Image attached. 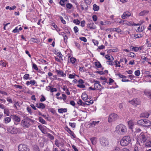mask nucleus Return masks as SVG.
Returning <instances> with one entry per match:
<instances>
[{
	"instance_id": "nucleus-1",
	"label": "nucleus",
	"mask_w": 151,
	"mask_h": 151,
	"mask_svg": "<svg viewBox=\"0 0 151 151\" xmlns=\"http://www.w3.org/2000/svg\"><path fill=\"white\" fill-rule=\"evenodd\" d=\"M115 132L118 134L124 135L127 132V127L125 125L122 124L118 125L116 128Z\"/></svg>"
},
{
	"instance_id": "nucleus-2",
	"label": "nucleus",
	"mask_w": 151,
	"mask_h": 151,
	"mask_svg": "<svg viewBox=\"0 0 151 151\" xmlns=\"http://www.w3.org/2000/svg\"><path fill=\"white\" fill-rule=\"evenodd\" d=\"M139 139L141 141V142L139 141H137V145H139V146H141L144 145V143L146 142L147 140V137L144 133H141L139 135Z\"/></svg>"
},
{
	"instance_id": "nucleus-3",
	"label": "nucleus",
	"mask_w": 151,
	"mask_h": 151,
	"mask_svg": "<svg viewBox=\"0 0 151 151\" xmlns=\"http://www.w3.org/2000/svg\"><path fill=\"white\" fill-rule=\"evenodd\" d=\"M130 141V138L129 136H125L121 140L120 143L122 146H125L129 144Z\"/></svg>"
},
{
	"instance_id": "nucleus-4",
	"label": "nucleus",
	"mask_w": 151,
	"mask_h": 151,
	"mask_svg": "<svg viewBox=\"0 0 151 151\" xmlns=\"http://www.w3.org/2000/svg\"><path fill=\"white\" fill-rule=\"evenodd\" d=\"M31 121L32 120L31 119L27 117L24 119L22 120V125L23 127L28 128L30 126L29 122Z\"/></svg>"
},
{
	"instance_id": "nucleus-5",
	"label": "nucleus",
	"mask_w": 151,
	"mask_h": 151,
	"mask_svg": "<svg viewBox=\"0 0 151 151\" xmlns=\"http://www.w3.org/2000/svg\"><path fill=\"white\" fill-rule=\"evenodd\" d=\"M100 142L102 147H107L109 145V142L108 139L104 137H102L100 139Z\"/></svg>"
},
{
	"instance_id": "nucleus-6",
	"label": "nucleus",
	"mask_w": 151,
	"mask_h": 151,
	"mask_svg": "<svg viewBox=\"0 0 151 151\" xmlns=\"http://www.w3.org/2000/svg\"><path fill=\"white\" fill-rule=\"evenodd\" d=\"M11 117L13 120L14 124L16 125H18L20 121V118L16 115L11 114Z\"/></svg>"
},
{
	"instance_id": "nucleus-7",
	"label": "nucleus",
	"mask_w": 151,
	"mask_h": 151,
	"mask_svg": "<svg viewBox=\"0 0 151 151\" xmlns=\"http://www.w3.org/2000/svg\"><path fill=\"white\" fill-rule=\"evenodd\" d=\"M118 118L116 114L114 113H111L109 116L108 118V122H111L116 120Z\"/></svg>"
},
{
	"instance_id": "nucleus-8",
	"label": "nucleus",
	"mask_w": 151,
	"mask_h": 151,
	"mask_svg": "<svg viewBox=\"0 0 151 151\" xmlns=\"http://www.w3.org/2000/svg\"><path fill=\"white\" fill-rule=\"evenodd\" d=\"M18 149L19 151H29V149L24 144H20L18 146Z\"/></svg>"
},
{
	"instance_id": "nucleus-9",
	"label": "nucleus",
	"mask_w": 151,
	"mask_h": 151,
	"mask_svg": "<svg viewBox=\"0 0 151 151\" xmlns=\"http://www.w3.org/2000/svg\"><path fill=\"white\" fill-rule=\"evenodd\" d=\"M129 102L131 104L135 106H136L137 105H139L140 104V101L138 99H134L131 101H129Z\"/></svg>"
},
{
	"instance_id": "nucleus-10",
	"label": "nucleus",
	"mask_w": 151,
	"mask_h": 151,
	"mask_svg": "<svg viewBox=\"0 0 151 151\" xmlns=\"http://www.w3.org/2000/svg\"><path fill=\"white\" fill-rule=\"evenodd\" d=\"M131 16V13L128 11L124 12L122 16V18L123 19H125Z\"/></svg>"
},
{
	"instance_id": "nucleus-11",
	"label": "nucleus",
	"mask_w": 151,
	"mask_h": 151,
	"mask_svg": "<svg viewBox=\"0 0 151 151\" xmlns=\"http://www.w3.org/2000/svg\"><path fill=\"white\" fill-rule=\"evenodd\" d=\"M36 105L37 108L42 109H44L45 107V104L41 103H37L36 104Z\"/></svg>"
},
{
	"instance_id": "nucleus-12",
	"label": "nucleus",
	"mask_w": 151,
	"mask_h": 151,
	"mask_svg": "<svg viewBox=\"0 0 151 151\" xmlns=\"http://www.w3.org/2000/svg\"><path fill=\"white\" fill-rule=\"evenodd\" d=\"M87 27L88 28H90L91 29H94L96 27V26L94 25L93 23L88 24Z\"/></svg>"
},
{
	"instance_id": "nucleus-13",
	"label": "nucleus",
	"mask_w": 151,
	"mask_h": 151,
	"mask_svg": "<svg viewBox=\"0 0 151 151\" xmlns=\"http://www.w3.org/2000/svg\"><path fill=\"white\" fill-rule=\"evenodd\" d=\"M128 125L129 129H132L134 126V123L132 121H129L128 122Z\"/></svg>"
},
{
	"instance_id": "nucleus-14",
	"label": "nucleus",
	"mask_w": 151,
	"mask_h": 151,
	"mask_svg": "<svg viewBox=\"0 0 151 151\" xmlns=\"http://www.w3.org/2000/svg\"><path fill=\"white\" fill-rule=\"evenodd\" d=\"M94 82V87H95V88L96 90H100V88L99 87L98 84H99V81H95L94 80L93 81Z\"/></svg>"
},
{
	"instance_id": "nucleus-15",
	"label": "nucleus",
	"mask_w": 151,
	"mask_h": 151,
	"mask_svg": "<svg viewBox=\"0 0 151 151\" xmlns=\"http://www.w3.org/2000/svg\"><path fill=\"white\" fill-rule=\"evenodd\" d=\"M148 13L149 11L147 10H143L139 13V16H141L145 15L147 14Z\"/></svg>"
},
{
	"instance_id": "nucleus-16",
	"label": "nucleus",
	"mask_w": 151,
	"mask_h": 151,
	"mask_svg": "<svg viewBox=\"0 0 151 151\" xmlns=\"http://www.w3.org/2000/svg\"><path fill=\"white\" fill-rule=\"evenodd\" d=\"M65 129L72 136L74 137H75V135L73 132L72 131L68 128L66 127H65Z\"/></svg>"
},
{
	"instance_id": "nucleus-17",
	"label": "nucleus",
	"mask_w": 151,
	"mask_h": 151,
	"mask_svg": "<svg viewBox=\"0 0 151 151\" xmlns=\"http://www.w3.org/2000/svg\"><path fill=\"white\" fill-rule=\"evenodd\" d=\"M56 72H57L58 74L60 75L62 77H65L66 76V74H64L63 72L60 70H56Z\"/></svg>"
},
{
	"instance_id": "nucleus-18",
	"label": "nucleus",
	"mask_w": 151,
	"mask_h": 151,
	"mask_svg": "<svg viewBox=\"0 0 151 151\" xmlns=\"http://www.w3.org/2000/svg\"><path fill=\"white\" fill-rule=\"evenodd\" d=\"M150 114L147 112H145L141 113L140 115L141 117H146L148 118Z\"/></svg>"
},
{
	"instance_id": "nucleus-19",
	"label": "nucleus",
	"mask_w": 151,
	"mask_h": 151,
	"mask_svg": "<svg viewBox=\"0 0 151 151\" xmlns=\"http://www.w3.org/2000/svg\"><path fill=\"white\" fill-rule=\"evenodd\" d=\"M99 122V121H98L97 122L93 121L92 123H91L90 124V127H92L95 125H98Z\"/></svg>"
},
{
	"instance_id": "nucleus-20",
	"label": "nucleus",
	"mask_w": 151,
	"mask_h": 151,
	"mask_svg": "<svg viewBox=\"0 0 151 151\" xmlns=\"http://www.w3.org/2000/svg\"><path fill=\"white\" fill-rule=\"evenodd\" d=\"M144 125L146 127L149 126L151 125V122L148 120H144Z\"/></svg>"
},
{
	"instance_id": "nucleus-21",
	"label": "nucleus",
	"mask_w": 151,
	"mask_h": 151,
	"mask_svg": "<svg viewBox=\"0 0 151 151\" xmlns=\"http://www.w3.org/2000/svg\"><path fill=\"white\" fill-rule=\"evenodd\" d=\"M36 83V82L34 80H32L30 81H27L26 82V84L28 86L30 84H32V85H34Z\"/></svg>"
},
{
	"instance_id": "nucleus-22",
	"label": "nucleus",
	"mask_w": 151,
	"mask_h": 151,
	"mask_svg": "<svg viewBox=\"0 0 151 151\" xmlns=\"http://www.w3.org/2000/svg\"><path fill=\"white\" fill-rule=\"evenodd\" d=\"M58 112L60 113H62L63 112H66L67 111V109L66 108H61L59 109L58 110Z\"/></svg>"
},
{
	"instance_id": "nucleus-23",
	"label": "nucleus",
	"mask_w": 151,
	"mask_h": 151,
	"mask_svg": "<svg viewBox=\"0 0 151 151\" xmlns=\"http://www.w3.org/2000/svg\"><path fill=\"white\" fill-rule=\"evenodd\" d=\"M105 58L111 61H112L114 58L112 56L110 55H106L105 56Z\"/></svg>"
},
{
	"instance_id": "nucleus-24",
	"label": "nucleus",
	"mask_w": 151,
	"mask_h": 151,
	"mask_svg": "<svg viewBox=\"0 0 151 151\" xmlns=\"http://www.w3.org/2000/svg\"><path fill=\"white\" fill-rule=\"evenodd\" d=\"M114 31L116 32L117 33H119L120 34H122L123 33V31L122 30L118 27L115 28Z\"/></svg>"
},
{
	"instance_id": "nucleus-25",
	"label": "nucleus",
	"mask_w": 151,
	"mask_h": 151,
	"mask_svg": "<svg viewBox=\"0 0 151 151\" xmlns=\"http://www.w3.org/2000/svg\"><path fill=\"white\" fill-rule=\"evenodd\" d=\"M144 29V26H142L138 27L137 31V32H142Z\"/></svg>"
},
{
	"instance_id": "nucleus-26",
	"label": "nucleus",
	"mask_w": 151,
	"mask_h": 151,
	"mask_svg": "<svg viewBox=\"0 0 151 151\" xmlns=\"http://www.w3.org/2000/svg\"><path fill=\"white\" fill-rule=\"evenodd\" d=\"M11 119L10 117H7L4 119V120L5 123L7 124L10 122L11 121Z\"/></svg>"
},
{
	"instance_id": "nucleus-27",
	"label": "nucleus",
	"mask_w": 151,
	"mask_h": 151,
	"mask_svg": "<svg viewBox=\"0 0 151 151\" xmlns=\"http://www.w3.org/2000/svg\"><path fill=\"white\" fill-rule=\"evenodd\" d=\"M146 146L148 147H151V141L147 140L145 143Z\"/></svg>"
},
{
	"instance_id": "nucleus-28",
	"label": "nucleus",
	"mask_w": 151,
	"mask_h": 151,
	"mask_svg": "<svg viewBox=\"0 0 151 151\" xmlns=\"http://www.w3.org/2000/svg\"><path fill=\"white\" fill-rule=\"evenodd\" d=\"M133 35V37L135 38H140L142 37V35L140 34L134 35Z\"/></svg>"
},
{
	"instance_id": "nucleus-29",
	"label": "nucleus",
	"mask_w": 151,
	"mask_h": 151,
	"mask_svg": "<svg viewBox=\"0 0 151 151\" xmlns=\"http://www.w3.org/2000/svg\"><path fill=\"white\" fill-rule=\"evenodd\" d=\"M81 97L83 100H86L87 99V95L86 93H83L82 94Z\"/></svg>"
},
{
	"instance_id": "nucleus-30",
	"label": "nucleus",
	"mask_w": 151,
	"mask_h": 151,
	"mask_svg": "<svg viewBox=\"0 0 151 151\" xmlns=\"http://www.w3.org/2000/svg\"><path fill=\"white\" fill-rule=\"evenodd\" d=\"M4 113L6 114V116H9L10 114V112L9 110L7 109H4Z\"/></svg>"
},
{
	"instance_id": "nucleus-31",
	"label": "nucleus",
	"mask_w": 151,
	"mask_h": 151,
	"mask_svg": "<svg viewBox=\"0 0 151 151\" xmlns=\"http://www.w3.org/2000/svg\"><path fill=\"white\" fill-rule=\"evenodd\" d=\"M93 9L94 11H98L99 9V7L96 4H94L93 6Z\"/></svg>"
},
{
	"instance_id": "nucleus-32",
	"label": "nucleus",
	"mask_w": 151,
	"mask_h": 151,
	"mask_svg": "<svg viewBox=\"0 0 151 151\" xmlns=\"http://www.w3.org/2000/svg\"><path fill=\"white\" fill-rule=\"evenodd\" d=\"M137 123L138 124H140L141 125H144H144V120L143 119H141L139 121H137Z\"/></svg>"
},
{
	"instance_id": "nucleus-33",
	"label": "nucleus",
	"mask_w": 151,
	"mask_h": 151,
	"mask_svg": "<svg viewBox=\"0 0 151 151\" xmlns=\"http://www.w3.org/2000/svg\"><path fill=\"white\" fill-rule=\"evenodd\" d=\"M39 121L42 124H46L45 121L41 117H39Z\"/></svg>"
},
{
	"instance_id": "nucleus-34",
	"label": "nucleus",
	"mask_w": 151,
	"mask_h": 151,
	"mask_svg": "<svg viewBox=\"0 0 151 151\" xmlns=\"http://www.w3.org/2000/svg\"><path fill=\"white\" fill-rule=\"evenodd\" d=\"M116 20H118L116 23L119 22V23L122 24H124V20L122 19H116Z\"/></svg>"
},
{
	"instance_id": "nucleus-35",
	"label": "nucleus",
	"mask_w": 151,
	"mask_h": 151,
	"mask_svg": "<svg viewBox=\"0 0 151 151\" xmlns=\"http://www.w3.org/2000/svg\"><path fill=\"white\" fill-rule=\"evenodd\" d=\"M145 93L149 98L151 99V92L145 91Z\"/></svg>"
},
{
	"instance_id": "nucleus-36",
	"label": "nucleus",
	"mask_w": 151,
	"mask_h": 151,
	"mask_svg": "<svg viewBox=\"0 0 151 151\" xmlns=\"http://www.w3.org/2000/svg\"><path fill=\"white\" fill-rule=\"evenodd\" d=\"M66 6L67 9H70L73 7L72 5L70 3L67 4Z\"/></svg>"
},
{
	"instance_id": "nucleus-37",
	"label": "nucleus",
	"mask_w": 151,
	"mask_h": 151,
	"mask_svg": "<svg viewBox=\"0 0 151 151\" xmlns=\"http://www.w3.org/2000/svg\"><path fill=\"white\" fill-rule=\"evenodd\" d=\"M90 140L91 141L93 145H95L96 143V141L95 140V138L93 137L90 139Z\"/></svg>"
},
{
	"instance_id": "nucleus-38",
	"label": "nucleus",
	"mask_w": 151,
	"mask_h": 151,
	"mask_svg": "<svg viewBox=\"0 0 151 151\" xmlns=\"http://www.w3.org/2000/svg\"><path fill=\"white\" fill-rule=\"evenodd\" d=\"M124 24L129 26H133V22H127L124 23Z\"/></svg>"
},
{
	"instance_id": "nucleus-39",
	"label": "nucleus",
	"mask_w": 151,
	"mask_h": 151,
	"mask_svg": "<svg viewBox=\"0 0 151 151\" xmlns=\"http://www.w3.org/2000/svg\"><path fill=\"white\" fill-rule=\"evenodd\" d=\"M107 63L110 65H115V62H114L112 61H108L107 62Z\"/></svg>"
},
{
	"instance_id": "nucleus-40",
	"label": "nucleus",
	"mask_w": 151,
	"mask_h": 151,
	"mask_svg": "<svg viewBox=\"0 0 151 151\" xmlns=\"http://www.w3.org/2000/svg\"><path fill=\"white\" fill-rule=\"evenodd\" d=\"M50 89L51 92L56 91H57V90L56 88L52 87L51 86H50Z\"/></svg>"
},
{
	"instance_id": "nucleus-41",
	"label": "nucleus",
	"mask_w": 151,
	"mask_h": 151,
	"mask_svg": "<svg viewBox=\"0 0 151 151\" xmlns=\"http://www.w3.org/2000/svg\"><path fill=\"white\" fill-rule=\"evenodd\" d=\"M7 64L5 61H1L0 62V65L2 66H6L7 65Z\"/></svg>"
},
{
	"instance_id": "nucleus-42",
	"label": "nucleus",
	"mask_w": 151,
	"mask_h": 151,
	"mask_svg": "<svg viewBox=\"0 0 151 151\" xmlns=\"http://www.w3.org/2000/svg\"><path fill=\"white\" fill-rule=\"evenodd\" d=\"M76 60V59L72 57L70 59V61L72 63H75Z\"/></svg>"
},
{
	"instance_id": "nucleus-43",
	"label": "nucleus",
	"mask_w": 151,
	"mask_h": 151,
	"mask_svg": "<svg viewBox=\"0 0 151 151\" xmlns=\"http://www.w3.org/2000/svg\"><path fill=\"white\" fill-rule=\"evenodd\" d=\"M138 145H137V144H136V146L134 148V151H140Z\"/></svg>"
},
{
	"instance_id": "nucleus-44",
	"label": "nucleus",
	"mask_w": 151,
	"mask_h": 151,
	"mask_svg": "<svg viewBox=\"0 0 151 151\" xmlns=\"http://www.w3.org/2000/svg\"><path fill=\"white\" fill-rule=\"evenodd\" d=\"M77 103L78 104H80L83 106H84L85 105L84 103L83 102L81 99H80L79 101H78Z\"/></svg>"
},
{
	"instance_id": "nucleus-45",
	"label": "nucleus",
	"mask_w": 151,
	"mask_h": 151,
	"mask_svg": "<svg viewBox=\"0 0 151 151\" xmlns=\"http://www.w3.org/2000/svg\"><path fill=\"white\" fill-rule=\"evenodd\" d=\"M93 103V100H91L89 101H86L85 102V104L87 105H89L90 104H92Z\"/></svg>"
},
{
	"instance_id": "nucleus-46",
	"label": "nucleus",
	"mask_w": 151,
	"mask_h": 151,
	"mask_svg": "<svg viewBox=\"0 0 151 151\" xmlns=\"http://www.w3.org/2000/svg\"><path fill=\"white\" fill-rule=\"evenodd\" d=\"M128 56L129 57L134 58L136 56L135 54L133 52H131L129 54Z\"/></svg>"
},
{
	"instance_id": "nucleus-47",
	"label": "nucleus",
	"mask_w": 151,
	"mask_h": 151,
	"mask_svg": "<svg viewBox=\"0 0 151 151\" xmlns=\"http://www.w3.org/2000/svg\"><path fill=\"white\" fill-rule=\"evenodd\" d=\"M79 39L82 41H83L84 42H87V39L86 37H80Z\"/></svg>"
},
{
	"instance_id": "nucleus-48",
	"label": "nucleus",
	"mask_w": 151,
	"mask_h": 151,
	"mask_svg": "<svg viewBox=\"0 0 151 151\" xmlns=\"http://www.w3.org/2000/svg\"><path fill=\"white\" fill-rule=\"evenodd\" d=\"M14 86L16 88H19L20 89H22L23 88L22 86L20 85H14Z\"/></svg>"
},
{
	"instance_id": "nucleus-49",
	"label": "nucleus",
	"mask_w": 151,
	"mask_h": 151,
	"mask_svg": "<svg viewBox=\"0 0 151 151\" xmlns=\"http://www.w3.org/2000/svg\"><path fill=\"white\" fill-rule=\"evenodd\" d=\"M73 22L76 24H79L80 23V21L78 19H74L73 21Z\"/></svg>"
},
{
	"instance_id": "nucleus-50",
	"label": "nucleus",
	"mask_w": 151,
	"mask_h": 151,
	"mask_svg": "<svg viewBox=\"0 0 151 151\" xmlns=\"http://www.w3.org/2000/svg\"><path fill=\"white\" fill-rule=\"evenodd\" d=\"M34 151H40L39 148L37 146H35L34 147Z\"/></svg>"
},
{
	"instance_id": "nucleus-51",
	"label": "nucleus",
	"mask_w": 151,
	"mask_h": 151,
	"mask_svg": "<svg viewBox=\"0 0 151 151\" xmlns=\"http://www.w3.org/2000/svg\"><path fill=\"white\" fill-rule=\"evenodd\" d=\"M29 77V75L28 74H26L24 76L23 78L25 79H28Z\"/></svg>"
},
{
	"instance_id": "nucleus-52",
	"label": "nucleus",
	"mask_w": 151,
	"mask_h": 151,
	"mask_svg": "<svg viewBox=\"0 0 151 151\" xmlns=\"http://www.w3.org/2000/svg\"><path fill=\"white\" fill-rule=\"evenodd\" d=\"M140 74V71L139 70L136 71L134 72L135 75L137 76H138Z\"/></svg>"
},
{
	"instance_id": "nucleus-53",
	"label": "nucleus",
	"mask_w": 151,
	"mask_h": 151,
	"mask_svg": "<svg viewBox=\"0 0 151 151\" xmlns=\"http://www.w3.org/2000/svg\"><path fill=\"white\" fill-rule=\"evenodd\" d=\"M73 29L75 33H76L78 31V29L76 26H75L74 27Z\"/></svg>"
},
{
	"instance_id": "nucleus-54",
	"label": "nucleus",
	"mask_w": 151,
	"mask_h": 151,
	"mask_svg": "<svg viewBox=\"0 0 151 151\" xmlns=\"http://www.w3.org/2000/svg\"><path fill=\"white\" fill-rule=\"evenodd\" d=\"M19 32V30L17 27H16L12 31V32L13 33H16Z\"/></svg>"
},
{
	"instance_id": "nucleus-55",
	"label": "nucleus",
	"mask_w": 151,
	"mask_h": 151,
	"mask_svg": "<svg viewBox=\"0 0 151 151\" xmlns=\"http://www.w3.org/2000/svg\"><path fill=\"white\" fill-rule=\"evenodd\" d=\"M92 18L94 21L96 22L97 20V17L96 15H93L92 16Z\"/></svg>"
},
{
	"instance_id": "nucleus-56",
	"label": "nucleus",
	"mask_w": 151,
	"mask_h": 151,
	"mask_svg": "<svg viewBox=\"0 0 151 151\" xmlns=\"http://www.w3.org/2000/svg\"><path fill=\"white\" fill-rule=\"evenodd\" d=\"M114 28H111L110 29H106V31H109L110 32H114Z\"/></svg>"
},
{
	"instance_id": "nucleus-57",
	"label": "nucleus",
	"mask_w": 151,
	"mask_h": 151,
	"mask_svg": "<svg viewBox=\"0 0 151 151\" xmlns=\"http://www.w3.org/2000/svg\"><path fill=\"white\" fill-rule=\"evenodd\" d=\"M79 70L81 71L82 72L86 71V69L84 67H80Z\"/></svg>"
},
{
	"instance_id": "nucleus-58",
	"label": "nucleus",
	"mask_w": 151,
	"mask_h": 151,
	"mask_svg": "<svg viewBox=\"0 0 151 151\" xmlns=\"http://www.w3.org/2000/svg\"><path fill=\"white\" fill-rule=\"evenodd\" d=\"M92 42L95 45H97L98 44V41L95 40H93Z\"/></svg>"
},
{
	"instance_id": "nucleus-59",
	"label": "nucleus",
	"mask_w": 151,
	"mask_h": 151,
	"mask_svg": "<svg viewBox=\"0 0 151 151\" xmlns=\"http://www.w3.org/2000/svg\"><path fill=\"white\" fill-rule=\"evenodd\" d=\"M59 4L62 6H64L65 4V1L63 0H61L59 2Z\"/></svg>"
},
{
	"instance_id": "nucleus-60",
	"label": "nucleus",
	"mask_w": 151,
	"mask_h": 151,
	"mask_svg": "<svg viewBox=\"0 0 151 151\" xmlns=\"http://www.w3.org/2000/svg\"><path fill=\"white\" fill-rule=\"evenodd\" d=\"M77 86L81 88H85V86L83 84H78L77 85Z\"/></svg>"
},
{
	"instance_id": "nucleus-61",
	"label": "nucleus",
	"mask_w": 151,
	"mask_h": 151,
	"mask_svg": "<svg viewBox=\"0 0 151 151\" xmlns=\"http://www.w3.org/2000/svg\"><path fill=\"white\" fill-rule=\"evenodd\" d=\"M95 66H101V64L98 61L95 62Z\"/></svg>"
},
{
	"instance_id": "nucleus-62",
	"label": "nucleus",
	"mask_w": 151,
	"mask_h": 151,
	"mask_svg": "<svg viewBox=\"0 0 151 151\" xmlns=\"http://www.w3.org/2000/svg\"><path fill=\"white\" fill-rule=\"evenodd\" d=\"M60 20H61L62 22L64 24H66V22L65 21V20H64L63 19V18L62 17H60Z\"/></svg>"
},
{
	"instance_id": "nucleus-63",
	"label": "nucleus",
	"mask_w": 151,
	"mask_h": 151,
	"mask_svg": "<svg viewBox=\"0 0 151 151\" xmlns=\"http://www.w3.org/2000/svg\"><path fill=\"white\" fill-rule=\"evenodd\" d=\"M69 125L70 126L73 128H75V124L74 123H71L70 122Z\"/></svg>"
},
{
	"instance_id": "nucleus-64",
	"label": "nucleus",
	"mask_w": 151,
	"mask_h": 151,
	"mask_svg": "<svg viewBox=\"0 0 151 151\" xmlns=\"http://www.w3.org/2000/svg\"><path fill=\"white\" fill-rule=\"evenodd\" d=\"M48 137L49 138H50V139L51 140L53 139L54 138V137L50 134H48Z\"/></svg>"
}]
</instances>
